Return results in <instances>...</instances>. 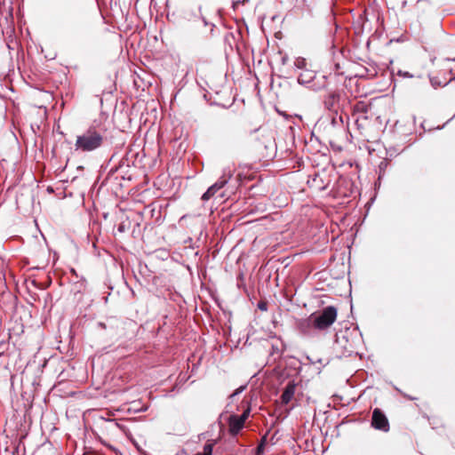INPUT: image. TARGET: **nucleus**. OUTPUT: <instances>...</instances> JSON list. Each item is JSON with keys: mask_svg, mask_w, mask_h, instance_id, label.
Here are the masks:
<instances>
[{"mask_svg": "<svg viewBox=\"0 0 455 455\" xmlns=\"http://www.w3.org/2000/svg\"><path fill=\"white\" fill-rule=\"evenodd\" d=\"M258 307L261 311H267V303L266 302H259Z\"/></svg>", "mask_w": 455, "mask_h": 455, "instance_id": "a211bd4d", "label": "nucleus"}, {"mask_svg": "<svg viewBox=\"0 0 455 455\" xmlns=\"http://www.w3.org/2000/svg\"><path fill=\"white\" fill-rule=\"evenodd\" d=\"M105 132L104 128L93 122L87 130L76 137L75 150L83 153L97 150L104 143Z\"/></svg>", "mask_w": 455, "mask_h": 455, "instance_id": "f257e3e1", "label": "nucleus"}, {"mask_svg": "<svg viewBox=\"0 0 455 455\" xmlns=\"http://www.w3.org/2000/svg\"><path fill=\"white\" fill-rule=\"evenodd\" d=\"M399 75H400V76H403V77H412L413 76L410 73H408V72H402L401 70L399 72Z\"/></svg>", "mask_w": 455, "mask_h": 455, "instance_id": "aec40b11", "label": "nucleus"}, {"mask_svg": "<svg viewBox=\"0 0 455 455\" xmlns=\"http://www.w3.org/2000/svg\"><path fill=\"white\" fill-rule=\"evenodd\" d=\"M125 228H124V224H121L118 226V231L119 232H124Z\"/></svg>", "mask_w": 455, "mask_h": 455, "instance_id": "4be33fe9", "label": "nucleus"}, {"mask_svg": "<svg viewBox=\"0 0 455 455\" xmlns=\"http://www.w3.org/2000/svg\"><path fill=\"white\" fill-rule=\"evenodd\" d=\"M295 390H296V384L293 381L288 382V384L286 385V387L280 397L281 403L283 405L288 404L291 401V399L294 396Z\"/></svg>", "mask_w": 455, "mask_h": 455, "instance_id": "1a4fd4ad", "label": "nucleus"}, {"mask_svg": "<svg viewBox=\"0 0 455 455\" xmlns=\"http://www.w3.org/2000/svg\"><path fill=\"white\" fill-rule=\"evenodd\" d=\"M100 419H104V420H107V421H108V422L112 423V424H113V426H114L115 427L118 428V429H119V430H121L123 433L126 434V432H127V427H126L124 424H122V423H120V422H118V421H116L115 419H106L105 417H103V416H101V417H100Z\"/></svg>", "mask_w": 455, "mask_h": 455, "instance_id": "4468645a", "label": "nucleus"}, {"mask_svg": "<svg viewBox=\"0 0 455 455\" xmlns=\"http://www.w3.org/2000/svg\"><path fill=\"white\" fill-rule=\"evenodd\" d=\"M250 407H247L246 410H244V411L241 415H237L238 419L244 423L250 414Z\"/></svg>", "mask_w": 455, "mask_h": 455, "instance_id": "2eb2a0df", "label": "nucleus"}, {"mask_svg": "<svg viewBox=\"0 0 455 455\" xmlns=\"http://www.w3.org/2000/svg\"><path fill=\"white\" fill-rule=\"evenodd\" d=\"M371 426L383 432H387L389 430L388 420L386 415L379 408L374 409L372 411Z\"/></svg>", "mask_w": 455, "mask_h": 455, "instance_id": "423d86ee", "label": "nucleus"}, {"mask_svg": "<svg viewBox=\"0 0 455 455\" xmlns=\"http://www.w3.org/2000/svg\"><path fill=\"white\" fill-rule=\"evenodd\" d=\"M266 438L264 437L257 447V455H262L264 452Z\"/></svg>", "mask_w": 455, "mask_h": 455, "instance_id": "dca6fc26", "label": "nucleus"}, {"mask_svg": "<svg viewBox=\"0 0 455 455\" xmlns=\"http://www.w3.org/2000/svg\"><path fill=\"white\" fill-rule=\"evenodd\" d=\"M303 2H304L305 4L308 5L307 0H303Z\"/></svg>", "mask_w": 455, "mask_h": 455, "instance_id": "b1692460", "label": "nucleus"}, {"mask_svg": "<svg viewBox=\"0 0 455 455\" xmlns=\"http://www.w3.org/2000/svg\"><path fill=\"white\" fill-rule=\"evenodd\" d=\"M244 389V387H241L239 388H237L232 395L231 396H235L236 395H238L239 393H241L243 390Z\"/></svg>", "mask_w": 455, "mask_h": 455, "instance_id": "412c9836", "label": "nucleus"}, {"mask_svg": "<svg viewBox=\"0 0 455 455\" xmlns=\"http://www.w3.org/2000/svg\"><path fill=\"white\" fill-rule=\"evenodd\" d=\"M235 171L234 167L228 166L223 169L221 177L212 185L205 193L202 196L203 201H208L211 199L220 189H221L231 179L233 176V172Z\"/></svg>", "mask_w": 455, "mask_h": 455, "instance_id": "39448f33", "label": "nucleus"}, {"mask_svg": "<svg viewBox=\"0 0 455 455\" xmlns=\"http://www.w3.org/2000/svg\"><path fill=\"white\" fill-rule=\"evenodd\" d=\"M307 60L304 58L299 57L294 61V66L298 69V71H302L307 68Z\"/></svg>", "mask_w": 455, "mask_h": 455, "instance_id": "ddd939ff", "label": "nucleus"}, {"mask_svg": "<svg viewBox=\"0 0 455 455\" xmlns=\"http://www.w3.org/2000/svg\"><path fill=\"white\" fill-rule=\"evenodd\" d=\"M285 62H286V57H283V64H285Z\"/></svg>", "mask_w": 455, "mask_h": 455, "instance_id": "5701e85b", "label": "nucleus"}, {"mask_svg": "<svg viewBox=\"0 0 455 455\" xmlns=\"http://www.w3.org/2000/svg\"><path fill=\"white\" fill-rule=\"evenodd\" d=\"M298 83L307 88L318 92L327 87V76H317L315 72L310 68H304L298 72Z\"/></svg>", "mask_w": 455, "mask_h": 455, "instance_id": "7ed1b4c3", "label": "nucleus"}, {"mask_svg": "<svg viewBox=\"0 0 455 455\" xmlns=\"http://www.w3.org/2000/svg\"><path fill=\"white\" fill-rule=\"evenodd\" d=\"M371 107L364 101H358L353 106L352 116L355 115H366L368 114Z\"/></svg>", "mask_w": 455, "mask_h": 455, "instance_id": "9b49d317", "label": "nucleus"}, {"mask_svg": "<svg viewBox=\"0 0 455 455\" xmlns=\"http://www.w3.org/2000/svg\"><path fill=\"white\" fill-rule=\"evenodd\" d=\"M340 100V93L338 90H331L327 92L323 100L324 107L330 110H336Z\"/></svg>", "mask_w": 455, "mask_h": 455, "instance_id": "0eeeda50", "label": "nucleus"}, {"mask_svg": "<svg viewBox=\"0 0 455 455\" xmlns=\"http://www.w3.org/2000/svg\"><path fill=\"white\" fill-rule=\"evenodd\" d=\"M315 320V327L317 331H325L330 328L337 319L338 311L333 306L323 308L319 314H312Z\"/></svg>", "mask_w": 455, "mask_h": 455, "instance_id": "20e7f679", "label": "nucleus"}, {"mask_svg": "<svg viewBox=\"0 0 455 455\" xmlns=\"http://www.w3.org/2000/svg\"><path fill=\"white\" fill-rule=\"evenodd\" d=\"M244 423L238 419L237 415H231L228 419V427L231 435L235 436L243 427Z\"/></svg>", "mask_w": 455, "mask_h": 455, "instance_id": "9d476101", "label": "nucleus"}, {"mask_svg": "<svg viewBox=\"0 0 455 455\" xmlns=\"http://www.w3.org/2000/svg\"><path fill=\"white\" fill-rule=\"evenodd\" d=\"M342 123H343V121H342V117L341 116H339V118H337L336 116H332V118H331V124L333 126H335V125H337L339 124H342Z\"/></svg>", "mask_w": 455, "mask_h": 455, "instance_id": "f3484780", "label": "nucleus"}, {"mask_svg": "<svg viewBox=\"0 0 455 455\" xmlns=\"http://www.w3.org/2000/svg\"><path fill=\"white\" fill-rule=\"evenodd\" d=\"M334 67L336 74L340 75L343 73L342 71H340V66L339 63H335Z\"/></svg>", "mask_w": 455, "mask_h": 455, "instance_id": "6ab92c4d", "label": "nucleus"}, {"mask_svg": "<svg viewBox=\"0 0 455 455\" xmlns=\"http://www.w3.org/2000/svg\"><path fill=\"white\" fill-rule=\"evenodd\" d=\"M298 328L303 334L311 335L314 331L316 330V327H315V320L313 315L307 318L300 320L298 323Z\"/></svg>", "mask_w": 455, "mask_h": 455, "instance_id": "6e6552de", "label": "nucleus"}, {"mask_svg": "<svg viewBox=\"0 0 455 455\" xmlns=\"http://www.w3.org/2000/svg\"><path fill=\"white\" fill-rule=\"evenodd\" d=\"M355 118V122L357 124L358 128L363 127L364 122L369 119L368 115H355L353 116Z\"/></svg>", "mask_w": 455, "mask_h": 455, "instance_id": "f8f14e48", "label": "nucleus"}, {"mask_svg": "<svg viewBox=\"0 0 455 455\" xmlns=\"http://www.w3.org/2000/svg\"><path fill=\"white\" fill-rule=\"evenodd\" d=\"M360 341L361 333L358 328L347 327L337 331L334 347L340 355L347 356L355 352Z\"/></svg>", "mask_w": 455, "mask_h": 455, "instance_id": "f03ea898", "label": "nucleus"}]
</instances>
